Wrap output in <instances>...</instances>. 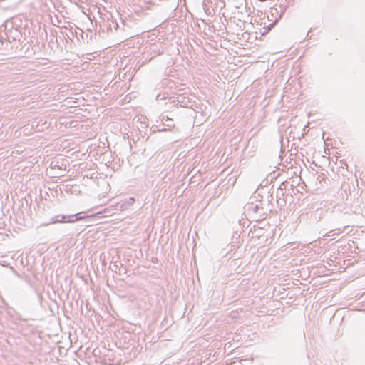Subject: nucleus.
I'll list each match as a JSON object with an SVG mask.
<instances>
[{"instance_id":"1","label":"nucleus","mask_w":365,"mask_h":365,"mask_svg":"<svg viewBox=\"0 0 365 365\" xmlns=\"http://www.w3.org/2000/svg\"><path fill=\"white\" fill-rule=\"evenodd\" d=\"M81 218L82 217L78 218L76 217V215H72V216H68V217L63 216L62 219L58 220V222H61V223H70V222H76L78 220L81 219Z\"/></svg>"}]
</instances>
